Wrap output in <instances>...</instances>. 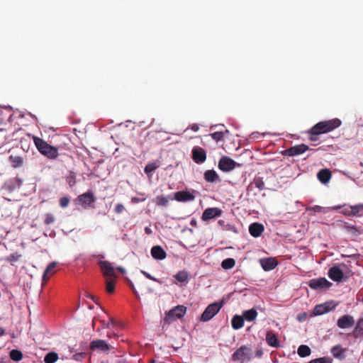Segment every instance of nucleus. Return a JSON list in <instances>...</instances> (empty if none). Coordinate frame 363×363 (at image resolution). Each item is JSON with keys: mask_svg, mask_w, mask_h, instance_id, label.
Masks as SVG:
<instances>
[{"mask_svg": "<svg viewBox=\"0 0 363 363\" xmlns=\"http://www.w3.org/2000/svg\"><path fill=\"white\" fill-rule=\"evenodd\" d=\"M66 182L69 184L70 187H72L76 184V175L73 172H69V173L66 177Z\"/></svg>", "mask_w": 363, "mask_h": 363, "instance_id": "nucleus-41", "label": "nucleus"}, {"mask_svg": "<svg viewBox=\"0 0 363 363\" xmlns=\"http://www.w3.org/2000/svg\"><path fill=\"white\" fill-rule=\"evenodd\" d=\"M173 199L179 202H187L194 201L195 196L189 191H179L174 193Z\"/></svg>", "mask_w": 363, "mask_h": 363, "instance_id": "nucleus-12", "label": "nucleus"}, {"mask_svg": "<svg viewBox=\"0 0 363 363\" xmlns=\"http://www.w3.org/2000/svg\"><path fill=\"white\" fill-rule=\"evenodd\" d=\"M232 328L234 330H239L244 325V318L242 315H235L231 320Z\"/></svg>", "mask_w": 363, "mask_h": 363, "instance_id": "nucleus-26", "label": "nucleus"}, {"mask_svg": "<svg viewBox=\"0 0 363 363\" xmlns=\"http://www.w3.org/2000/svg\"><path fill=\"white\" fill-rule=\"evenodd\" d=\"M20 257H21V255H18V253H13V254L10 255L9 256L6 257L5 258V260L10 263H12V262L18 261Z\"/></svg>", "mask_w": 363, "mask_h": 363, "instance_id": "nucleus-45", "label": "nucleus"}, {"mask_svg": "<svg viewBox=\"0 0 363 363\" xmlns=\"http://www.w3.org/2000/svg\"><path fill=\"white\" fill-rule=\"evenodd\" d=\"M311 349L308 346L302 345L298 347L297 353L301 357H306L307 356H309L311 354Z\"/></svg>", "mask_w": 363, "mask_h": 363, "instance_id": "nucleus-34", "label": "nucleus"}, {"mask_svg": "<svg viewBox=\"0 0 363 363\" xmlns=\"http://www.w3.org/2000/svg\"><path fill=\"white\" fill-rule=\"evenodd\" d=\"M55 216L51 213H46L45 215L44 223L47 225L52 223L55 221Z\"/></svg>", "mask_w": 363, "mask_h": 363, "instance_id": "nucleus-46", "label": "nucleus"}, {"mask_svg": "<svg viewBox=\"0 0 363 363\" xmlns=\"http://www.w3.org/2000/svg\"><path fill=\"white\" fill-rule=\"evenodd\" d=\"M322 209H323V208L321 206H317V205L314 206L311 208V210H313L315 212H321Z\"/></svg>", "mask_w": 363, "mask_h": 363, "instance_id": "nucleus-54", "label": "nucleus"}, {"mask_svg": "<svg viewBox=\"0 0 363 363\" xmlns=\"http://www.w3.org/2000/svg\"><path fill=\"white\" fill-rule=\"evenodd\" d=\"M345 350L341 346L337 345L332 348L331 353L336 358H342L343 357Z\"/></svg>", "mask_w": 363, "mask_h": 363, "instance_id": "nucleus-39", "label": "nucleus"}, {"mask_svg": "<svg viewBox=\"0 0 363 363\" xmlns=\"http://www.w3.org/2000/svg\"><path fill=\"white\" fill-rule=\"evenodd\" d=\"M204 179L208 182L213 183L219 181V177L216 171L210 169L205 172Z\"/></svg>", "mask_w": 363, "mask_h": 363, "instance_id": "nucleus-27", "label": "nucleus"}, {"mask_svg": "<svg viewBox=\"0 0 363 363\" xmlns=\"http://www.w3.org/2000/svg\"><path fill=\"white\" fill-rule=\"evenodd\" d=\"M354 324V320L352 316L350 315H344L341 316L337 322V325L340 328L345 329L351 328Z\"/></svg>", "mask_w": 363, "mask_h": 363, "instance_id": "nucleus-15", "label": "nucleus"}, {"mask_svg": "<svg viewBox=\"0 0 363 363\" xmlns=\"http://www.w3.org/2000/svg\"><path fill=\"white\" fill-rule=\"evenodd\" d=\"M151 255L155 259H164L167 257V253L160 245H155L151 249Z\"/></svg>", "mask_w": 363, "mask_h": 363, "instance_id": "nucleus-20", "label": "nucleus"}, {"mask_svg": "<svg viewBox=\"0 0 363 363\" xmlns=\"http://www.w3.org/2000/svg\"><path fill=\"white\" fill-rule=\"evenodd\" d=\"M257 312L255 308H251L250 310L244 311L242 312V318H244V320L251 322L255 320L257 316Z\"/></svg>", "mask_w": 363, "mask_h": 363, "instance_id": "nucleus-28", "label": "nucleus"}, {"mask_svg": "<svg viewBox=\"0 0 363 363\" xmlns=\"http://www.w3.org/2000/svg\"><path fill=\"white\" fill-rule=\"evenodd\" d=\"M253 184L255 187L259 189V190H263L264 189V182L261 177H257L254 179Z\"/></svg>", "mask_w": 363, "mask_h": 363, "instance_id": "nucleus-44", "label": "nucleus"}, {"mask_svg": "<svg viewBox=\"0 0 363 363\" xmlns=\"http://www.w3.org/2000/svg\"><path fill=\"white\" fill-rule=\"evenodd\" d=\"M328 277L333 281L340 282L343 279L344 273L337 266L330 268Z\"/></svg>", "mask_w": 363, "mask_h": 363, "instance_id": "nucleus-16", "label": "nucleus"}, {"mask_svg": "<svg viewBox=\"0 0 363 363\" xmlns=\"http://www.w3.org/2000/svg\"><path fill=\"white\" fill-rule=\"evenodd\" d=\"M115 323V321L113 318H110L109 321L108 323H105L103 321V325L106 328H109L111 325H113Z\"/></svg>", "mask_w": 363, "mask_h": 363, "instance_id": "nucleus-53", "label": "nucleus"}, {"mask_svg": "<svg viewBox=\"0 0 363 363\" xmlns=\"http://www.w3.org/2000/svg\"><path fill=\"white\" fill-rule=\"evenodd\" d=\"M263 231L264 226L262 224L259 223H253L249 227V232L250 235L254 238L260 236Z\"/></svg>", "mask_w": 363, "mask_h": 363, "instance_id": "nucleus-21", "label": "nucleus"}, {"mask_svg": "<svg viewBox=\"0 0 363 363\" xmlns=\"http://www.w3.org/2000/svg\"><path fill=\"white\" fill-rule=\"evenodd\" d=\"M169 199L172 200L173 198L170 197L169 196L167 197H164L163 196H157L155 198V202L156 205L159 206H167Z\"/></svg>", "mask_w": 363, "mask_h": 363, "instance_id": "nucleus-33", "label": "nucleus"}, {"mask_svg": "<svg viewBox=\"0 0 363 363\" xmlns=\"http://www.w3.org/2000/svg\"><path fill=\"white\" fill-rule=\"evenodd\" d=\"M250 350L245 345L241 346L232 355V360L234 362L240 361L243 363L245 361L250 360Z\"/></svg>", "mask_w": 363, "mask_h": 363, "instance_id": "nucleus-3", "label": "nucleus"}, {"mask_svg": "<svg viewBox=\"0 0 363 363\" xmlns=\"http://www.w3.org/2000/svg\"><path fill=\"white\" fill-rule=\"evenodd\" d=\"M223 306V302H214L209 304L201 316V321L207 322L212 319L220 310Z\"/></svg>", "mask_w": 363, "mask_h": 363, "instance_id": "nucleus-2", "label": "nucleus"}, {"mask_svg": "<svg viewBox=\"0 0 363 363\" xmlns=\"http://www.w3.org/2000/svg\"><path fill=\"white\" fill-rule=\"evenodd\" d=\"M266 341L267 343L271 347H274L276 348L280 347L278 337L272 331H268L267 333Z\"/></svg>", "mask_w": 363, "mask_h": 363, "instance_id": "nucleus-22", "label": "nucleus"}, {"mask_svg": "<svg viewBox=\"0 0 363 363\" xmlns=\"http://www.w3.org/2000/svg\"><path fill=\"white\" fill-rule=\"evenodd\" d=\"M343 228L353 236H358L362 233V231L357 227L349 223H345Z\"/></svg>", "mask_w": 363, "mask_h": 363, "instance_id": "nucleus-29", "label": "nucleus"}, {"mask_svg": "<svg viewBox=\"0 0 363 363\" xmlns=\"http://www.w3.org/2000/svg\"><path fill=\"white\" fill-rule=\"evenodd\" d=\"M111 346L103 340H93L90 343V349L92 350H100L106 352L110 350Z\"/></svg>", "mask_w": 363, "mask_h": 363, "instance_id": "nucleus-17", "label": "nucleus"}, {"mask_svg": "<svg viewBox=\"0 0 363 363\" xmlns=\"http://www.w3.org/2000/svg\"><path fill=\"white\" fill-rule=\"evenodd\" d=\"M260 264L264 271H271L277 266L278 262L275 258L268 257L261 259Z\"/></svg>", "mask_w": 363, "mask_h": 363, "instance_id": "nucleus-18", "label": "nucleus"}, {"mask_svg": "<svg viewBox=\"0 0 363 363\" xmlns=\"http://www.w3.org/2000/svg\"><path fill=\"white\" fill-rule=\"evenodd\" d=\"M189 277V272L185 270L179 271L174 275V278L181 283L187 282Z\"/></svg>", "mask_w": 363, "mask_h": 363, "instance_id": "nucleus-30", "label": "nucleus"}, {"mask_svg": "<svg viewBox=\"0 0 363 363\" xmlns=\"http://www.w3.org/2000/svg\"><path fill=\"white\" fill-rule=\"evenodd\" d=\"M308 150H309L308 145L305 144H300L281 151V154L284 156L294 157L301 155Z\"/></svg>", "mask_w": 363, "mask_h": 363, "instance_id": "nucleus-4", "label": "nucleus"}, {"mask_svg": "<svg viewBox=\"0 0 363 363\" xmlns=\"http://www.w3.org/2000/svg\"><path fill=\"white\" fill-rule=\"evenodd\" d=\"M69 199L67 196L62 197L60 199V205L62 208H66L69 203Z\"/></svg>", "mask_w": 363, "mask_h": 363, "instance_id": "nucleus-49", "label": "nucleus"}, {"mask_svg": "<svg viewBox=\"0 0 363 363\" xmlns=\"http://www.w3.org/2000/svg\"><path fill=\"white\" fill-rule=\"evenodd\" d=\"M327 133L339 128L342 125V121L339 118H333L323 121Z\"/></svg>", "mask_w": 363, "mask_h": 363, "instance_id": "nucleus-19", "label": "nucleus"}, {"mask_svg": "<svg viewBox=\"0 0 363 363\" xmlns=\"http://www.w3.org/2000/svg\"><path fill=\"white\" fill-rule=\"evenodd\" d=\"M222 211L218 208H208L201 216V219L204 221L218 217L221 215Z\"/></svg>", "mask_w": 363, "mask_h": 363, "instance_id": "nucleus-14", "label": "nucleus"}, {"mask_svg": "<svg viewBox=\"0 0 363 363\" xmlns=\"http://www.w3.org/2000/svg\"><path fill=\"white\" fill-rule=\"evenodd\" d=\"M225 133L228 134L229 133V130L226 129L225 130V132L217 131V132H215L213 133H211L210 135L211 136V138L214 140H216V142H218V141H220V140H223V138H224V135H225Z\"/></svg>", "mask_w": 363, "mask_h": 363, "instance_id": "nucleus-38", "label": "nucleus"}, {"mask_svg": "<svg viewBox=\"0 0 363 363\" xmlns=\"http://www.w3.org/2000/svg\"><path fill=\"white\" fill-rule=\"evenodd\" d=\"M145 231L147 234H149L151 232V230L149 228H145Z\"/></svg>", "mask_w": 363, "mask_h": 363, "instance_id": "nucleus-59", "label": "nucleus"}, {"mask_svg": "<svg viewBox=\"0 0 363 363\" xmlns=\"http://www.w3.org/2000/svg\"><path fill=\"white\" fill-rule=\"evenodd\" d=\"M344 214L357 217L363 216V203L350 206L344 209Z\"/></svg>", "mask_w": 363, "mask_h": 363, "instance_id": "nucleus-10", "label": "nucleus"}, {"mask_svg": "<svg viewBox=\"0 0 363 363\" xmlns=\"http://www.w3.org/2000/svg\"><path fill=\"white\" fill-rule=\"evenodd\" d=\"M58 358L59 357L57 353L55 352H50L45 355L44 362L45 363H55Z\"/></svg>", "mask_w": 363, "mask_h": 363, "instance_id": "nucleus-35", "label": "nucleus"}, {"mask_svg": "<svg viewBox=\"0 0 363 363\" xmlns=\"http://www.w3.org/2000/svg\"><path fill=\"white\" fill-rule=\"evenodd\" d=\"M117 269H118L120 272H121V273H125V269H124V268H123V267H118L117 268Z\"/></svg>", "mask_w": 363, "mask_h": 363, "instance_id": "nucleus-57", "label": "nucleus"}, {"mask_svg": "<svg viewBox=\"0 0 363 363\" xmlns=\"http://www.w3.org/2000/svg\"><path fill=\"white\" fill-rule=\"evenodd\" d=\"M141 273L148 279H150L152 281H156L157 283L162 284V281L152 277L150 274L147 273V272L144 270H141Z\"/></svg>", "mask_w": 363, "mask_h": 363, "instance_id": "nucleus-48", "label": "nucleus"}, {"mask_svg": "<svg viewBox=\"0 0 363 363\" xmlns=\"http://www.w3.org/2000/svg\"><path fill=\"white\" fill-rule=\"evenodd\" d=\"M261 354H262V352H258V355H261Z\"/></svg>", "mask_w": 363, "mask_h": 363, "instance_id": "nucleus-60", "label": "nucleus"}, {"mask_svg": "<svg viewBox=\"0 0 363 363\" xmlns=\"http://www.w3.org/2000/svg\"><path fill=\"white\" fill-rule=\"evenodd\" d=\"M128 285L130 287V289H132L133 292L134 293L135 296L136 297H138V291H136L135 286H134V284L133 283L130 281V280H128Z\"/></svg>", "mask_w": 363, "mask_h": 363, "instance_id": "nucleus-52", "label": "nucleus"}, {"mask_svg": "<svg viewBox=\"0 0 363 363\" xmlns=\"http://www.w3.org/2000/svg\"><path fill=\"white\" fill-rule=\"evenodd\" d=\"M159 167V165L156 163V162H151V163H149L147 164L145 169H144V172L147 175H150L153 172L155 171L156 169H157Z\"/></svg>", "mask_w": 363, "mask_h": 363, "instance_id": "nucleus-40", "label": "nucleus"}, {"mask_svg": "<svg viewBox=\"0 0 363 363\" xmlns=\"http://www.w3.org/2000/svg\"><path fill=\"white\" fill-rule=\"evenodd\" d=\"M10 358L16 362H19L23 359V353L18 350H12L10 352Z\"/></svg>", "mask_w": 363, "mask_h": 363, "instance_id": "nucleus-37", "label": "nucleus"}, {"mask_svg": "<svg viewBox=\"0 0 363 363\" xmlns=\"http://www.w3.org/2000/svg\"><path fill=\"white\" fill-rule=\"evenodd\" d=\"M57 264L56 262H52L47 266L43 275V281L44 282L48 281L50 277L55 272V268L57 267Z\"/></svg>", "mask_w": 363, "mask_h": 363, "instance_id": "nucleus-23", "label": "nucleus"}, {"mask_svg": "<svg viewBox=\"0 0 363 363\" xmlns=\"http://www.w3.org/2000/svg\"><path fill=\"white\" fill-rule=\"evenodd\" d=\"M331 172L328 169L320 170L317 174L318 179L323 184H326L331 178Z\"/></svg>", "mask_w": 363, "mask_h": 363, "instance_id": "nucleus-24", "label": "nucleus"}, {"mask_svg": "<svg viewBox=\"0 0 363 363\" xmlns=\"http://www.w3.org/2000/svg\"><path fill=\"white\" fill-rule=\"evenodd\" d=\"M236 167V162L231 158L223 156L220 158L218 162V167L223 172H229L233 170Z\"/></svg>", "mask_w": 363, "mask_h": 363, "instance_id": "nucleus-8", "label": "nucleus"}, {"mask_svg": "<svg viewBox=\"0 0 363 363\" xmlns=\"http://www.w3.org/2000/svg\"><path fill=\"white\" fill-rule=\"evenodd\" d=\"M77 201L84 206H90L95 201L94 194L91 191H88L77 198Z\"/></svg>", "mask_w": 363, "mask_h": 363, "instance_id": "nucleus-11", "label": "nucleus"}, {"mask_svg": "<svg viewBox=\"0 0 363 363\" xmlns=\"http://www.w3.org/2000/svg\"><path fill=\"white\" fill-rule=\"evenodd\" d=\"M191 153L193 160L197 164H201L204 162L206 160V152L201 147H194Z\"/></svg>", "mask_w": 363, "mask_h": 363, "instance_id": "nucleus-9", "label": "nucleus"}, {"mask_svg": "<svg viewBox=\"0 0 363 363\" xmlns=\"http://www.w3.org/2000/svg\"><path fill=\"white\" fill-rule=\"evenodd\" d=\"M332 285V283L328 281L325 278L313 279L310 280L308 286L312 289H328Z\"/></svg>", "mask_w": 363, "mask_h": 363, "instance_id": "nucleus-7", "label": "nucleus"}, {"mask_svg": "<svg viewBox=\"0 0 363 363\" xmlns=\"http://www.w3.org/2000/svg\"><path fill=\"white\" fill-rule=\"evenodd\" d=\"M186 311V308L184 306H177L173 309L170 310L166 315V319L170 321L174 320L177 318H182Z\"/></svg>", "mask_w": 363, "mask_h": 363, "instance_id": "nucleus-6", "label": "nucleus"}, {"mask_svg": "<svg viewBox=\"0 0 363 363\" xmlns=\"http://www.w3.org/2000/svg\"><path fill=\"white\" fill-rule=\"evenodd\" d=\"M335 305H333L331 302H325L322 304L317 305L313 310V314L315 315H320L328 312H330L335 308Z\"/></svg>", "mask_w": 363, "mask_h": 363, "instance_id": "nucleus-13", "label": "nucleus"}, {"mask_svg": "<svg viewBox=\"0 0 363 363\" xmlns=\"http://www.w3.org/2000/svg\"><path fill=\"white\" fill-rule=\"evenodd\" d=\"M116 278H106V291L108 294H113L115 291Z\"/></svg>", "mask_w": 363, "mask_h": 363, "instance_id": "nucleus-32", "label": "nucleus"}, {"mask_svg": "<svg viewBox=\"0 0 363 363\" xmlns=\"http://www.w3.org/2000/svg\"><path fill=\"white\" fill-rule=\"evenodd\" d=\"M218 224L223 228L224 230H229L230 229V225L227 224L225 225V222L223 220H219L218 221Z\"/></svg>", "mask_w": 363, "mask_h": 363, "instance_id": "nucleus-51", "label": "nucleus"}, {"mask_svg": "<svg viewBox=\"0 0 363 363\" xmlns=\"http://www.w3.org/2000/svg\"><path fill=\"white\" fill-rule=\"evenodd\" d=\"M235 264V261L233 258H227L221 262V267L224 269H232Z\"/></svg>", "mask_w": 363, "mask_h": 363, "instance_id": "nucleus-36", "label": "nucleus"}, {"mask_svg": "<svg viewBox=\"0 0 363 363\" xmlns=\"http://www.w3.org/2000/svg\"><path fill=\"white\" fill-rule=\"evenodd\" d=\"M125 210V208L123 204L118 203L115 207V212L118 214H120L123 213V211Z\"/></svg>", "mask_w": 363, "mask_h": 363, "instance_id": "nucleus-50", "label": "nucleus"}, {"mask_svg": "<svg viewBox=\"0 0 363 363\" xmlns=\"http://www.w3.org/2000/svg\"><path fill=\"white\" fill-rule=\"evenodd\" d=\"M354 333L356 336H363V319L358 321Z\"/></svg>", "mask_w": 363, "mask_h": 363, "instance_id": "nucleus-42", "label": "nucleus"}, {"mask_svg": "<svg viewBox=\"0 0 363 363\" xmlns=\"http://www.w3.org/2000/svg\"><path fill=\"white\" fill-rule=\"evenodd\" d=\"M333 359L330 357H320L311 360L308 363H332Z\"/></svg>", "mask_w": 363, "mask_h": 363, "instance_id": "nucleus-43", "label": "nucleus"}, {"mask_svg": "<svg viewBox=\"0 0 363 363\" xmlns=\"http://www.w3.org/2000/svg\"><path fill=\"white\" fill-rule=\"evenodd\" d=\"M311 128H312L313 135H321V134L327 133V131L325 130V128L324 126L323 121L317 123Z\"/></svg>", "mask_w": 363, "mask_h": 363, "instance_id": "nucleus-31", "label": "nucleus"}, {"mask_svg": "<svg viewBox=\"0 0 363 363\" xmlns=\"http://www.w3.org/2000/svg\"><path fill=\"white\" fill-rule=\"evenodd\" d=\"M9 161L13 168L21 167L23 164V158L18 155H11L9 157Z\"/></svg>", "mask_w": 363, "mask_h": 363, "instance_id": "nucleus-25", "label": "nucleus"}, {"mask_svg": "<svg viewBox=\"0 0 363 363\" xmlns=\"http://www.w3.org/2000/svg\"><path fill=\"white\" fill-rule=\"evenodd\" d=\"M251 138L252 139H256V138H258L259 137V134L257 133H252V135H250Z\"/></svg>", "mask_w": 363, "mask_h": 363, "instance_id": "nucleus-56", "label": "nucleus"}, {"mask_svg": "<svg viewBox=\"0 0 363 363\" xmlns=\"http://www.w3.org/2000/svg\"><path fill=\"white\" fill-rule=\"evenodd\" d=\"M190 128H191L192 130H194V131L196 132V131H198V130H199V125H198V124H196V123H194V124H192V125H190Z\"/></svg>", "mask_w": 363, "mask_h": 363, "instance_id": "nucleus-55", "label": "nucleus"}, {"mask_svg": "<svg viewBox=\"0 0 363 363\" xmlns=\"http://www.w3.org/2000/svg\"><path fill=\"white\" fill-rule=\"evenodd\" d=\"M308 135V140L310 142H315L318 140V135H313V131H312V128H310L308 130V131L307 132Z\"/></svg>", "mask_w": 363, "mask_h": 363, "instance_id": "nucleus-47", "label": "nucleus"}, {"mask_svg": "<svg viewBox=\"0 0 363 363\" xmlns=\"http://www.w3.org/2000/svg\"><path fill=\"white\" fill-rule=\"evenodd\" d=\"M99 265L105 278H116V272L111 263L108 261H99Z\"/></svg>", "mask_w": 363, "mask_h": 363, "instance_id": "nucleus-5", "label": "nucleus"}, {"mask_svg": "<svg viewBox=\"0 0 363 363\" xmlns=\"http://www.w3.org/2000/svg\"><path fill=\"white\" fill-rule=\"evenodd\" d=\"M4 333H5V330L0 327V336L4 335Z\"/></svg>", "mask_w": 363, "mask_h": 363, "instance_id": "nucleus-58", "label": "nucleus"}, {"mask_svg": "<svg viewBox=\"0 0 363 363\" xmlns=\"http://www.w3.org/2000/svg\"><path fill=\"white\" fill-rule=\"evenodd\" d=\"M33 141L38 150L50 160H55L59 156L58 149L50 145L42 138L33 136Z\"/></svg>", "mask_w": 363, "mask_h": 363, "instance_id": "nucleus-1", "label": "nucleus"}]
</instances>
